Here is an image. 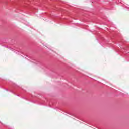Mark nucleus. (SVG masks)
I'll return each mask as SVG.
<instances>
[{
    "label": "nucleus",
    "instance_id": "obj_2",
    "mask_svg": "<svg viewBox=\"0 0 129 129\" xmlns=\"http://www.w3.org/2000/svg\"><path fill=\"white\" fill-rule=\"evenodd\" d=\"M128 10L129 11V7H127Z\"/></svg>",
    "mask_w": 129,
    "mask_h": 129
},
{
    "label": "nucleus",
    "instance_id": "obj_1",
    "mask_svg": "<svg viewBox=\"0 0 129 129\" xmlns=\"http://www.w3.org/2000/svg\"><path fill=\"white\" fill-rule=\"evenodd\" d=\"M6 91H9V89H6Z\"/></svg>",
    "mask_w": 129,
    "mask_h": 129
}]
</instances>
